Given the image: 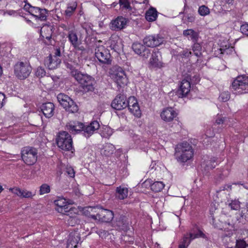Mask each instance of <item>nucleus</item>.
<instances>
[{
	"mask_svg": "<svg viewBox=\"0 0 248 248\" xmlns=\"http://www.w3.org/2000/svg\"><path fill=\"white\" fill-rule=\"evenodd\" d=\"M67 68L70 70L71 76L80 84L84 93L92 92L94 90L95 81L93 78L76 69L70 63H66Z\"/></svg>",
	"mask_w": 248,
	"mask_h": 248,
	"instance_id": "f257e3e1",
	"label": "nucleus"
},
{
	"mask_svg": "<svg viewBox=\"0 0 248 248\" xmlns=\"http://www.w3.org/2000/svg\"><path fill=\"white\" fill-rule=\"evenodd\" d=\"M174 155L178 162H186L192 158L193 150L189 143L183 142L176 146Z\"/></svg>",
	"mask_w": 248,
	"mask_h": 248,
	"instance_id": "f03ea898",
	"label": "nucleus"
},
{
	"mask_svg": "<svg viewBox=\"0 0 248 248\" xmlns=\"http://www.w3.org/2000/svg\"><path fill=\"white\" fill-rule=\"evenodd\" d=\"M56 141L58 146L63 150L70 151L73 149L72 139L71 135L66 131L59 132Z\"/></svg>",
	"mask_w": 248,
	"mask_h": 248,
	"instance_id": "7ed1b4c3",
	"label": "nucleus"
},
{
	"mask_svg": "<svg viewBox=\"0 0 248 248\" xmlns=\"http://www.w3.org/2000/svg\"><path fill=\"white\" fill-rule=\"evenodd\" d=\"M205 238V235L197 227H194L185 234L180 242L178 248H187L191 241L197 238Z\"/></svg>",
	"mask_w": 248,
	"mask_h": 248,
	"instance_id": "20e7f679",
	"label": "nucleus"
},
{
	"mask_svg": "<svg viewBox=\"0 0 248 248\" xmlns=\"http://www.w3.org/2000/svg\"><path fill=\"white\" fill-rule=\"evenodd\" d=\"M22 160L28 165H32L37 161L38 150L33 147L26 146L21 151Z\"/></svg>",
	"mask_w": 248,
	"mask_h": 248,
	"instance_id": "39448f33",
	"label": "nucleus"
},
{
	"mask_svg": "<svg viewBox=\"0 0 248 248\" xmlns=\"http://www.w3.org/2000/svg\"><path fill=\"white\" fill-rule=\"evenodd\" d=\"M232 89L235 93L242 94L248 92V77L240 76L232 83Z\"/></svg>",
	"mask_w": 248,
	"mask_h": 248,
	"instance_id": "423d86ee",
	"label": "nucleus"
},
{
	"mask_svg": "<svg viewBox=\"0 0 248 248\" xmlns=\"http://www.w3.org/2000/svg\"><path fill=\"white\" fill-rule=\"evenodd\" d=\"M31 71V67L27 62H17L14 66L15 75L19 79L27 78Z\"/></svg>",
	"mask_w": 248,
	"mask_h": 248,
	"instance_id": "0eeeda50",
	"label": "nucleus"
},
{
	"mask_svg": "<svg viewBox=\"0 0 248 248\" xmlns=\"http://www.w3.org/2000/svg\"><path fill=\"white\" fill-rule=\"evenodd\" d=\"M95 56L102 63L110 64L112 60L109 51L102 45L95 44Z\"/></svg>",
	"mask_w": 248,
	"mask_h": 248,
	"instance_id": "6e6552de",
	"label": "nucleus"
},
{
	"mask_svg": "<svg viewBox=\"0 0 248 248\" xmlns=\"http://www.w3.org/2000/svg\"><path fill=\"white\" fill-rule=\"evenodd\" d=\"M111 71V78L117 84L118 88L123 87L124 79V70L123 69L118 65H115L112 67Z\"/></svg>",
	"mask_w": 248,
	"mask_h": 248,
	"instance_id": "1a4fd4ad",
	"label": "nucleus"
},
{
	"mask_svg": "<svg viewBox=\"0 0 248 248\" xmlns=\"http://www.w3.org/2000/svg\"><path fill=\"white\" fill-rule=\"evenodd\" d=\"M149 61V66L151 68H160L164 66L162 62V56L160 52L158 50L154 49L151 53Z\"/></svg>",
	"mask_w": 248,
	"mask_h": 248,
	"instance_id": "9d476101",
	"label": "nucleus"
},
{
	"mask_svg": "<svg viewBox=\"0 0 248 248\" xmlns=\"http://www.w3.org/2000/svg\"><path fill=\"white\" fill-rule=\"evenodd\" d=\"M164 39L159 34L146 36L143 39L144 44L148 47H155L163 43Z\"/></svg>",
	"mask_w": 248,
	"mask_h": 248,
	"instance_id": "9b49d317",
	"label": "nucleus"
},
{
	"mask_svg": "<svg viewBox=\"0 0 248 248\" xmlns=\"http://www.w3.org/2000/svg\"><path fill=\"white\" fill-rule=\"evenodd\" d=\"M132 48L135 53L140 55L143 59H147L150 56L151 50L146 48L145 46L140 43H133Z\"/></svg>",
	"mask_w": 248,
	"mask_h": 248,
	"instance_id": "f8f14e48",
	"label": "nucleus"
},
{
	"mask_svg": "<svg viewBox=\"0 0 248 248\" xmlns=\"http://www.w3.org/2000/svg\"><path fill=\"white\" fill-rule=\"evenodd\" d=\"M80 241V235L78 231L70 233L67 241V248H77Z\"/></svg>",
	"mask_w": 248,
	"mask_h": 248,
	"instance_id": "ddd939ff",
	"label": "nucleus"
},
{
	"mask_svg": "<svg viewBox=\"0 0 248 248\" xmlns=\"http://www.w3.org/2000/svg\"><path fill=\"white\" fill-rule=\"evenodd\" d=\"M191 86L189 81L184 79L182 81L180 88L177 90L176 94L179 97L183 98L186 96L190 90Z\"/></svg>",
	"mask_w": 248,
	"mask_h": 248,
	"instance_id": "4468645a",
	"label": "nucleus"
},
{
	"mask_svg": "<svg viewBox=\"0 0 248 248\" xmlns=\"http://www.w3.org/2000/svg\"><path fill=\"white\" fill-rule=\"evenodd\" d=\"M67 129L72 134L84 132V124L79 122H70L66 125Z\"/></svg>",
	"mask_w": 248,
	"mask_h": 248,
	"instance_id": "2eb2a0df",
	"label": "nucleus"
},
{
	"mask_svg": "<svg viewBox=\"0 0 248 248\" xmlns=\"http://www.w3.org/2000/svg\"><path fill=\"white\" fill-rule=\"evenodd\" d=\"M113 217V213L111 211L101 208L97 219L104 222H109Z\"/></svg>",
	"mask_w": 248,
	"mask_h": 248,
	"instance_id": "dca6fc26",
	"label": "nucleus"
},
{
	"mask_svg": "<svg viewBox=\"0 0 248 248\" xmlns=\"http://www.w3.org/2000/svg\"><path fill=\"white\" fill-rule=\"evenodd\" d=\"M100 124L98 121H93L90 124L85 126L84 125V132L82 134L86 138L90 137L94 132L99 129Z\"/></svg>",
	"mask_w": 248,
	"mask_h": 248,
	"instance_id": "f3484780",
	"label": "nucleus"
},
{
	"mask_svg": "<svg viewBox=\"0 0 248 248\" xmlns=\"http://www.w3.org/2000/svg\"><path fill=\"white\" fill-rule=\"evenodd\" d=\"M61 62V60L60 58H56V57H52L50 54L48 57H46L44 61L45 65H46L49 69H54L58 67Z\"/></svg>",
	"mask_w": 248,
	"mask_h": 248,
	"instance_id": "a211bd4d",
	"label": "nucleus"
},
{
	"mask_svg": "<svg viewBox=\"0 0 248 248\" xmlns=\"http://www.w3.org/2000/svg\"><path fill=\"white\" fill-rule=\"evenodd\" d=\"M177 116V113L172 108L164 109L160 114L161 119L165 122H170Z\"/></svg>",
	"mask_w": 248,
	"mask_h": 248,
	"instance_id": "6ab92c4d",
	"label": "nucleus"
},
{
	"mask_svg": "<svg viewBox=\"0 0 248 248\" xmlns=\"http://www.w3.org/2000/svg\"><path fill=\"white\" fill-rule=\"evenodd\" d=\"M40 109L46 118H50L54 115V105L51 102L43 103Z\"/></svg>",
	"mask_w": 248,
	"mask_h": 248,
	"instance_id": "aec40b11",
	"label": "nucleus"
},
{
	"mask_svg": "<svg viewBox=\"0 0 248 248\" xmlns=\"http://www.w3.org/2000/svg\"><path fill=\"white\" fill-rule=\"evenodd\" d=\"M144 184L145 185H149L151 187V189L152 191L155 192H158L161 191L164 187V184L161 181H156L153 183V181L151 179L146 180Z\"/></svg>",
	"mask_w": 248,
	"mask_h": 248,
	"instance_id": "412c9836",
	"label": "nucleus"
},
{
	"mask_svg": "<svg viewBox=\"0 0 248 248\" xmlns=\"http://www.w3.org/2000/svg\"><path fill=\"white\" fill-rule=\"evenodd\" d=\"M101 208L98 207H86L83 209L84 214L96 220Z\"/></svg>",
	"mask_w": 248,
	"mask_h": 248,
	"instance_id": "4be33fe9",
	"label": "nucleus"
},
{
	"mask_svg": "<svg viewBox=\"0 0 248 248\" xmlns=\"http://www.w3.org/2000/svg\"><path fill=\"white\" fill-rule=\"evenodd\" d=\"M124 105V95L120 94L116 96L115 98L111 103V107L118 110L123 109V105Z\"/></svg>",
	"mask_w": 248,
	"mask_h": 248,
	"instance_id": "5701e85b",
	"label": "nucleus"
},
{
	"mask_svg": "<svg viewBox=\"0 0 248 248\" xmlns=\"http://www.w3.org/2000/svg\"><path fill=\"white\" fill-rule=\"evenodd\" d=\"M110 28L114 31H119L123 29L124 28V17L120 16L115 20H112L110 23Z\"/></svg>",
	"mask_w": 248,
	"mask_h": 248,
	"instance_id": "b1692460",
	"label": "nucleus"
},
{
	"mask_svg": "<svg viewBox=\"0 0 248 248\" xmlns=\"http://www.w3.org/2000/svg\"><path fill=\"white\" fill-rule=\"evenodd\" d=\"M24 9L30 13L31 15L34 16L36 19H39V13L41 8L38 7L32 6L30 4L25 5Z\"/></svg>",
	"mask_w": 248,
	"mask_h": 248,
	"instance_id": "393cba45",
	"label": "nucleus"
},
{
	"mask_svg": "<svg viewBox=\"0 0 248 248\" xmlns=\"http://www.w3.org/2000/svg\"><path fill=\"white\" fill-rule=\"evenodd\" d=\"M63 108L66 111L70 113H76L78 110V106L71 98Z\"/></svg>",
	"mask_w": 248,
	"mask_h": 248,
	"instance_id": "a878e982",
	"label": "nucleus"
},
{
	"mask_svg": "<svg viewBox=\"0 0 248 248\" xmlns=\"http://www.w3.org/2000/svg\"><path fill=\"white\" fill-rule=\"evenodd\" d=\"M115 149L113 145L107 143L104 145L103 148L101 150V154L105 156H109L113 153Z\"/></svg>",
	"mask_w": 248,
	"mask_h": 248,
	"instance_id": "bb28decb",
	"label": "nucleus"
},
{
	"mask_svg": "<svg viewBox=\"0 0 248 248\" xmlns=\"http://www.w3.org/2000/svg\"><path fill=\"white\" fill-rule=\"evenodd\" d=\"M128 234H125V244L128 243L129 244H133L134 241V238L133 237V228L132 227H125V232Z\"/></svg>",
	"mask_w": 248,
	"mask_h": 248,
	"instance_id": "cd10ccee",
	"label": "nucleus"
},
{
	"mask_svg": "<svg viewBox=\"0 0 248 248\" xmlns=\"http://www.w3.org/2000/svg\"><path fill=\"white\" fill-rule=\"evenodd\" d=\"M157 17V11L154 8L151 7L146 12L145 18L149 22H152L156 20Z\"/></svg>",
	"mask_w": 248,
	"mask_h": 248,
	"instance_id": "c85d7f7f",
	"label": "nucleus"
},
{
	"mask_svg": "<svg viewBox=\"0 0 248 248\" xmlns=\"http://www.w3.org/2000/svg\"><path fill=\"white\" fill-rule=\"evenodd\" d=\"M217 165V159L215 157H213L210 158V159L204 161L202 164V167L206 170H211L215 168Z\"/></svg>",
	"mask_w": 248,
	"mask_h": 248,
	"instance_id": "c756f323",
	"label": "nucleus"
},
{
	"mask_svg": "<svg viewBox=\"0 0 248 248\" xmlns=\"http://www.w3.org/2000/svg\"><path fill=\"white\" fill-rule=\"evenodd\" d=\"M185 36L189 37L193 42L196 41L198 38V34L192 29H187L183 31Z\"/></svg>",
	"mask_w": 248,
	"mask_h": 248,
	"instance_id": "7c9ffc66",
	"label": "nucleus"
},
{
	"mask_svg": "<svg viewBox=\"0 0 248 248\" xmlns=\"http://www.w3.org/2000/svg\"><path fill=\"white\" fill-rule=\"evenodd\" d=\"M77 7V4L76 2L72 4H68L66 10L65 11L64 15L66 18H69L74 14Z\"/></svg>",
	"mask_w": 248,
	"mask_h": 248,
	"instance_id": "2f4dec72",
	"label": "nucleus"
},
{
	"mask_svg": "<svg viewBox=\"0 0 248 248\" xmlns=\"http://www.w3.org/2000/svg\"><path fill=\"white\" fill-rule=\"evenodd\" d=\"M70 98L69 96L64 93H60L57 95L58 101L63 108L66 106Z\"/></svg>",
	"mask_w": 248,
	"mask_h": 248,
	"instance_id": "473e14b6",
	"label": "nucleus"
},
{
	"mask_svg": "<svg viewBox=\"0 0 248 248\" xmlns=\"http://www.w3.org/2000/svg\"><path fill=\"white\" fill-rule=\"evenodd\" d=\"M68 37L70 42L74 46L76 47L78 45V36L75 32L73 31H69Z\"/></svg>",
	"mask_w": 248,
	"mask_h": 248,
	"instance_id": "72a5a7b5",
	"label": "nucleus"
},
{
	"mask_svg": "<svg viewBox=\"0 0 248 248\" xmlns=\"http://www.w3.org/2000/svg\"><path fill=\"white\" fill-rule=\"evenodd\" d=\"M228 206L232 210H238L240 208V202L238 200H232L230 202L228 201Z\"/></svg>",
	"mask_w": 248,
	"mask_h": 248,
	"instance_id": "f704fd0d",
	"label": "nucleus"
},
{
	"mask_svg": "<svg viewBox=\"0 0 248 248\" xmlns=\"http://www.w3.org/2000/svg\"><path fill=\"white\" fill-rule=\"evenodd\" d=\"M130 112L137 118L140 117L141 112L139 105H135L134 107L128 108Z\"/></svg>",
	"mask_w": 248,
	"mask_h": 248,
	"instance_id": "c9c22d12",
	"label": "nucleus"
},
{
	"mask_svg": "<svg viewBox=\"0 0 248 248\" xmlns=\"http://www.w3.org/2000/svg\"><path fill=\"white\" fill-rule=\"evenodd\" d=\"M112 130L109 127H105L100 131V134L103 138H108L112 134Z\"/></svg>",
	"mask_w": 248,
	"mask_h": 248,
	"instance_id": "e433bc0d",
	"label": "nucleus"
},
{
	"mask_svg": "<svg viewBox=\"0 0 248 248\" xmlns=\"http://www.w3.org/2000/svg\"><path fill=\"white\" fill-rule=\"evenodd\" d=\"M192 51L197 57L202 56V46L199 43H194L192 46Z\"/></svg>",
	"mask_w": 248,
	"mask_h": 248,
	"instance_id": "4c0bfd02",
	"label": "nucleus"
},
{
	"mask_svg": "<svg viewBox=\"0 0 248 248\" xmlns=\"http://www.w3.org/2000/svg\"><path fill=\"white\" fill-rule=\"evenodd\" d=\"M125 12L127 13H129V15H132V14H135L136 12V9L133 8V4H131L128 0H125Z\"/></svg>",
	"mask_w": 248,
	"mask_h": 248,
	"instance_id": "58836bf2",
	"label": "nucleus"
},
{
	"mask_svg": "<svg viewBox=\"0 0 248 248\" xmlns=\"http://www.w3.org/2000/svg\"><path fill=\"white\" fill-rule=\"evenodd\" d=\"M53 29H54V28L51 26H44L43 28L41 29V31H42V30H44V31H46V32H48V35H46L45 37L47 40L49 41L51 39Z\"/></svg>",
	"mask_w": 248,
	"mask_h": 248,
	"instance_id": "ea45409f",
	"label": "nucleus"
},
{
	"mask_svg": "<svg viewBox=\"0 0 248 248\" xmlns=\"http://www.w3.org/2000/svg\"><path fill=\"white\" fill-rule=\"evenodd\" d=\"M245 238L240 239L236 241L235 246L236 248H248V244L244 240Z\"/></svg>",
	"mask_w": 248,
	"mask_h": 248,
	"instance_id": "a19ab883",
	"label": "nucleus"
},
{
	"mask_svg": "<svg viewBox=\"0 0 248 248\" xmlns=\"http://www.w3.org/2000/svg\"><path fill=\"white\" fill-rule=\"evenodd\" d=\"M48 16V11L45 8H41L39 13V19L41 21H46Z\"/></svg>",
	"mask_w": 248,
	"mask_h": 248,
	"instance_id": "79ce46f5",
	"label": "nucleus"
},
{
	"mask_svg": "<svg viewBox=\"0 0 248 248\" xmlns=\"http://www.w3.org/2000/svg\"><path fill=\"white\" fill-rule=\"evenodd\" d=\"M198 12L201 16H205L209 14L210 10L207 7L202 5L199 8Z\"/></svg>",
	"mask_w": 248,
	"mask_h": 248,
	"instance_id": "37998d69",
	"label": "nucleus"
},
{
	"mask_svg": "<svg viewBox=\"0 0 248 248\" xmlns=\"http://www.w3.org/2000/svg\"><path fill=\"white\" fill-rule=\"evenodd\" d=\"M50 191V186L47 184H44L40 187L39 194L40 195H43L48 193Z\"/></svg>",
	"mask_w": 248,
	"mask_h": 248,
	"instance_id": "c03bdc74",
	"label": "nucleus"
},
{
	"mask_svg": "<svg viewBox=\"0 0 248 248\" xmlns=\"http://www.w3.org/2000/svg\"><path fill=\"white\" fill-rule=\"evenodd\" d=\"M124 188H122L121 186L117 187L116 191V198L118 199L123 200L124 199Z\"/></svg>",
	"mask_w": 248,
	"mask_h": 248,
	"instance_id": "a18cd8bd",
	"label": "nucleus"
},
{
	"mask_svg": "<svg viewBox=\"0 0 248 248\" xmlns=\"http://www.w3.org/2000/svg\"><path fill=\"white\" fill-rule=\"evenodd\" d=\"M230 98V94L229 92L225 91L221 93L219 96V100L222 102H226Z\"/></svg>",
	"mask_w": 248,
	"mask_h": 248,
	"instance_id": "49530a36",
	"label": "nucleus"
},
{
	"mask_svg": "<svg viewBox=\"0 0 248 248\" xmlns=\"http://www.w3.org/2000/svg\"><path fill=\"white\" fill-rule=\"evenodd\" d=\"M71 209L69 206L66 204L63 205L62 207L56 208V210L60 213L66 215L67 213L69 212Z\"/></svg>",
	"mask_w": 248,
	"mask_h": 248,
	"instance_id": "de8ad7c7",
	"label": "nucleus"
},
{
	"mask_svg": "<svg viewBox=\"0 0 248 248\" xmlns=\"http://www.w3.org/2000/svg\"><path fill=\"white\" fill-rule=\"evenodd\" d=\"M46 74V72L45 69L41 66L38 67L35 72L36 76L39 78L44 77Z\"/></svg>",
	"mask_w": 248,
	"mask_h": 248,
	"instance_id": "09e8293b",
	"label": "nucleus"
},
{
	"mask_svg": "<svg viewBox=\"0 0 248 248\" xmlns=\"http://www.w3.org/2000/svg\"><path fill=\"white\" fill-rule=\"evenodd\" d=\"M139 105L136 98L134 96H130L127 100L128 108L133 107L135 105Z\"/></svg>",
	"mask_w": 248,
	"mask_h": 248,
	"instance_id": "8fccbe9b",
	"label": "nucleus"
},
{
	"mask_svg": "<svg viewBox=\"0 0 248 248\" xmlns=\"http://www.w3.org/2000/svg\"><path fill=\"white\" fill-rule=\"evenodd\" d=\"M54 204L57 206V208L62 207L63 205L66 204L65 199L63 198H59L54 201Z\"/></svg>",
	"mask_w": 248,
	"mask_h": 248,
	"instance_id": "3c124183",
	"label": "nucleus"
},
{
	"mask_svg": "<svg viewBox=\"0 0 248 248\" xmlns=\"http://www.w3.org/2000/svg\"><path fill=\"white\" fill-rule=\"evenodd\" d=\"M35 194H32L31 191H27L26 190H21V193L20 197L22 198H31Z\"/></svg>",
	"mask_w": 248,
	"mask_h": 248,
	"instance_id": "603ef678",
	"label": "nucleus"
},
{
	"mask_svg": "<svg viewBox=\"0 0 248 248\" xmlns=\"http://www.w3.org/2000/svg\"><path fill=\"white\" fill-rule=\"evenodd\" d=\"M180 56L183 58H188L192 54V52L187 49L183 50L180 53Z\"/></svg>",
	"mask_w": 248,
	"mask_h": 248,
	"instance_id": "864d4df0",
	"label": "nucleus"
},
{
	"mask_svg": "<svg viewBox=\"0 0 248 248\" xmlns=\"http://www.w3.org/2000/svg\"><path fill=\"white\" fill-rule=\"evenodd\" d=\"M240 31L243 34L248 36V24L242 25L240 27Z\"/></svg>",
	"mask_w": 248,
	"mask_h": 248,
	"instance_id": "5fc2aeb1",
	"label": "nucleus"
},
{
	"mask_svg": "<svg viewBox=\"0 0 248 248\" xmlns=\"http://www.w3.org/2000/svg\"><path fill=\"white\" fill-rule=\"evenodd\" d=\"M226 119L221 116H217L215 124H223L225 123Z\"/></svg>",
	"mask_w": 248,
	"mask_h": 248,
	"instance_id": "6e6d98bb",
	"label": "nucleus"
},
{
	"mask_svg": "<svg viewBox=\"0 0 248 248\" xmlns=\"http://www.w3.org/2000/svg\"><path fill=\"white\" fill-rule=\"evenodd\" d=\"M66 172L71 177H74L75 176V171L74 169L71 167L66 168Z\"/></svg>",
	"mask_w": 248,
	"mask_h": 248,
	"instance_id": "4d7b16f0",
	"label": "nucleus"
},
{
	"mask_svg": "<svg viewBox=\"0 0 248 248\" xmlns=\"http://www.w3.org/2000/svg\"><path fill=\"white\" fill-rule=\"evenodd\" d=\"M10 190L11 191L12 193L17 195L18 196H20L21 193V190L17 187L10 188Z\"/></svg>",
	"mask_w": 248,
	"mask_h": 248,
	"instance_id": "13d9d810",
	"label": "nucleus"
},
{
	"mask_svg": "<svg viewBox=\"0 0 248 248\" xmlns=\"http://www.w3.org/2000/svg\"><path fill=\"white\" fill-rule=\"evenodd\" d=\"M232 189V185L230 184H226L224 186L220 187V190H227L229 191Z\"/></svg>",
	"mask_w": 248,
	"mask_h": 248,
	"instance_id": "bf43d9fd",
	"label": "nucleus"
},
{
	"mask_svg": "<svg viewBox=\"0 0 248 248\" xmlns=\"http://www.w3.org/2000/svg\"><path fill=\"white\" fill-rule=\"evenodd\" d=\"M214 132L213 131L211 130V129L207 130L205 133V135L207 137H213L214 136Z\"/></svg>",
	"mask_w": 248,
	"mask_h": 248,
	"instance_id": "052dcab7",
	"label": "nucleus"
},
{
	"mask_svg": "<svg viewBox=\"0 0 248 248\" xmlns=\"http://www.w3.org/2000/svg\"><path fill=\"white\" fill-rule=\"evenodd\" d=\"M5 99V95L4 93H0V108L3 105V101Z\"/></svg>",
	"mask_w": 248,
	"mask_h": 248,
	"instance_id": "680f3d73",
	"label": "nucleus"
},
{
	"mask_svg": "<svg viewBox=\"0 0 248 248\" xmlns=\"http://www.w3.org/2000/svg\"><path fill=\"white\" fill-rule=\"evenodd\" d=\"M220 4L224 5L226 4H231L232 3L233 0H219Z\"/></svg>",
	"mask_w": 248,
	"mask_h": 248,
	"instance_id": "e2e57ef3",
	"label": "nucleus"
},
{
	"mask_svg": "<svg viewBox=\"0 0 248 248\" xmlns=\"http://www.w3.org/2000/svg\"><path fill=\"white\" fill-rule=\"evenodd\" d=\"M61 55V53L60 48H57L56 50V51L55 52V54L54 55H52V57H56V58H60L59 57Z\"/></svg>",
	"mask_w": 248,
	"mask_h": 248,
	"instance_id": "0e129e2a",
	"label": "nucleus"
},
{
	"mask_svg": "<svg viewBox=\"0 0 248 248\" xmlns=\"http://www.w3.org/2000/svg\"><path fill=\"white\" fill-rule=\"evenodd\" d=\"M187 21L189 22H193L195 20V17L193 15H188L187 16Z\"/></svg>",
	"mask_w": 248,
	"mask_h": 248,
	"instance_id": "69168bd1",
	"label": "nucleus"
},
{
	"mask_svg": "<svg viewBox=\"0 0 248 248\" xmlns=\"http://www.w3.org/2000/svg\"><path fill=\"white\" fill-rule=\"evenodd\" d=\"M119 3L122 8L124 7V0H119Z\"/></svg>",
	"mask_w": 248,
	"mask_h": 248,
	"instance_id": "338daca9",
	"label": "nucleus"
},
{
	"mask_svg": "<svg viewBox=\"0 0 248 248\" xmlns=\"http://www.w3.org/2000/svg\"><path fill=\"white\" fill-rule=\"evenodd\" d=\"M117 4V3H116L115 2H113L112 4H111V6L113 7H115L116 5Z\"/></svg>",
	"mask_w": 248,
	"mask_h": 248,
	"instance_id": "774afa93",
	"label": "nucleus"
}]
</instances>
